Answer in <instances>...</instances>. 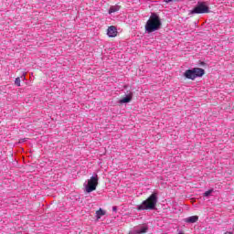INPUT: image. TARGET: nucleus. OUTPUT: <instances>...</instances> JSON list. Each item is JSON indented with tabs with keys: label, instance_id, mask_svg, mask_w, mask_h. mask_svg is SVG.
Segmentation results:
<instances>
[{
	"label": "nucleus",
	"instance_id": "nucleus-1",
	"mask_svg": "<svg viewBox=\"0 0 234 234\" xmlns=\"http://www.w3.org/2000/svg\"><path fill=\"white\" fill-rule=\"evenodd\" d=\"M161 27L162 20L160 19V16H158V15H156L155 13H152L145 24L146 32H148V34L156 32V30H160Z\"/></svg>",
	"mask_w": 234,
	"mask_h": 234
},
{
	"label": "nucleus",
	"instance_id": "nucleus-2",
	"mask_svg": "<svg viewBox=\"0 0 234 234\" xmlns=\"http://www.w3.org/2000/svg\"><path fill=\"white\" fill-rule=\"evenodd\" d=\"M158 203V194L153 193L146 200L137 207V211H147L155 209Z\"/></svg>",
	"mask_w": 234,
	"mask_h": 234
},
{
	"label": "nucleus",
	"instance_id": "nucleus-3",
	"mask_svg": "<svg viewBox=\"0 0 234 234\" xmlns=\"http://www.w3.org/2000/svg\"><path fill=\"white\" fill-rule=\"evenodd\" d=\"M96 187H98V175L91 176L88 180V184L86 186V192L92 193V191H96Z\"/></svg>",
	"mask_w": 234,
	"mask_h": 234
},
{
	"label": "nucleus",
	"instance_id": "nucleus-4",
	"mask_svg": "<svg viewBox=\"0 0 234 234\" xmlns=\"http://www.w3.org/2000/svg\"><path fill=\"white\" fill-rule=\"evenodd\" d=\"M192 14H209V7L204 2L198 3Z\"/></svg>",
	"mask_w": 234,
	"mask_h": 234
},
{
	"label": "nucleus",
	"instance_id": "nucleus-5",
	"mask_svg": "<svg viewBox=\"0 0 234 234\" xmlns=\"http://www.w3.org/2000/svg\"><path fill=\"white\" fill-rule=\"evenodd\" d=\"M194 76L195 78H202V76H204V74H206V70H204V69L202 68H194Z\"/></svg>",
	"mask_w": 234,
	"mask_h": 234
},
{
	"label": "nucleus",
	"instance_id": "nucleus-6",
	"mask_svg": "<svg viewBox=\"0 0 234 234\" xmlns=\"http://www.w3.org/2000/svg\"><path fill=\"white\" fill-rule=\"evenodd\" d=\"M107 34L109 37H116V36H118V30L116 29V27L111 26L108 27Z\"/></svg>",
	"mask_w": 234,
	"mask_h": 234
},
{
	"label": "nucleus",
	"instance_id": "nucleus-7",
	"mask_svg": "<svg viewBox=\"0 0 234 234\" xmlns=\"http://www.w3.org/2000/svg\"><path fill=\"white\" fill-rule=\"evenodd\" d=\"M184 76L185 78H186V80H196L195 77V71L194 69H187L184 72Z\"/></svg>",
	"mask_w": 234,
	"mask_h": 234
},
{
	"label": "nucleus",
	"instance_id": "nucleus-8",
	"mask_svg": "<svg viewBox=\"0 0 234 234\" xmlns=\"http://www.w3.org/2000/svg\"><path fill=\"white\" fill-rule=\"evenodd\" d=\"M185 222L187 224H195V222H198V216H191L185 218Z\"/></svg>",
	"mask_w": 234,
	"mask_h": 234
},
{
	"label": "nucleus",
	"instance_id": "nucleus-9",
	"mask_svg": "<svg viewBox=\"0 0 234 234\" xmlns=\"http://www.w3.org/2000/svg\"><path fill=\"white\" fill-rule=\"evenodd\" d=\"M133 100V93H130L126 97H123L120 101L121 103H129Z\"/></svg>",
	"mask_w": 234,
	"mask_h": 234
},
{
	"label": "nucleus",
	"instance_id": "nucleus-10",
	"mask_svg": "<svg viewBox=\"0 0 234 234\" xmlns=\"http://www.w3.org/2000/svg\"><path fill=\"white\" fill-rule=\"evenodd\" d=\"M107 212L101 208H100L99 210L96 211V218L98 220H100V218H101V217H103Z\"/></svg>",
	"mask_w": 234,
	"mask_h": 234
},
{
	"label": "nucleus",
	"instance_id": "nucleus-11",
	"mask_svg": "<svg viewBox=\"0 0 234 234\" xmlns=\"http://www.w3.org/2000/svg\"><path fill=\"white\" fill-rule=\"evenodd\" d=\"M149 229V228L147 226H144L141 227L140 229L135 230V234H144V233H147V230Z\"/></svg>",
	"mask_w": 234,
	"mask_h": 234
},
{
	"label": "nucleus",
	"instance_id": "nucleus-12",
	"mask_svg": "<svg viewBox=\"0 0 234 234\" xmlns=\"http://www.w3.org/2000/svg\"><path fill=\"white\" fill-rule=\"evenodd\" d=\"M118 10H120V6L118 5L111 6L109 9V14H114V12H118Z\"/></svg>",
	"mask_w": 234,
	"mask_h": 234
},
{
	"label": "nucleus",
	"instance_id": "nucleus-13",
	"mask_svg": "<svg viewBox=\"0 0 234 234\" xmlns=\"http://www.w3.org/2000/svg\"><path fill=\"white\" fill-rule=\"evenodd\" d=\"M15 85H16V87H21V79L19 77L16 79Z\"/></svg>",
	"mask_w": 234,
	"mask_h": 234
},
{
	"label": "nucleus",
	"instance_id": "nucleus-14",
	"mask_svg": "<svg viewBox=\"0 0 234 234\" xmlns=\"http://www.w3.org/2000/svg\"><path fill=\"white\" fill-rule=\"evenodd\" d=\"M213 193V190H208L204 193V197H209Z\"/></svg>",
	"mask_w": 234,
	"mask_h": 234
},
{
	"label": "nucleus",
	"instance_id": "nucleus-15",
	"mask_svg": "<svg viewBox=\"0 0 234 234\" xmlns=\"http://www.w3.org/2000/svg\"><path fill=\"white\" fill-rule=\"evenodd\" d=\"M112 209H113V211H116V207H113Z\"/></svg>",
	"mask_w": 234,
	"mask_h": 234
}]
</instances>
